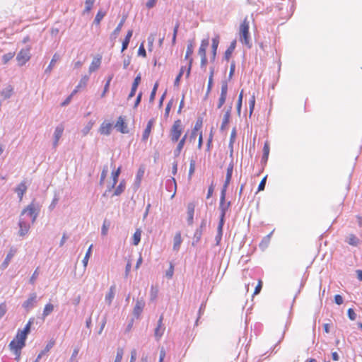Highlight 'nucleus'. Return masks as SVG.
<instances>
[{
	"label": "nucleus",
	"instance_id": "obj_14",
	"mask_svg": "<svg viewBox=\"0 0 362 362\" xmlns=\"http://www.w3.org/2000/svg\"><path fill=\"white\" fill-rule=\"evenodd\" d=\"M231 110L232 105H230L223 115L222 123L220 128L221 131H224L227 124L229 123Z\"/></svg>",
	"mask_w": 362,
	"mask_h": 362
},
{
	"label": "nucleus",
	"instance_id": "obj_6",
	"mask_svg": "<svg viewBox=\"0 0 362 362\" xmlns=\"http://www.w3.org/2000/svg\"><path fill=\"white\" fill-rule=\"evenodd\" d=\"M37 296L36 293H30L29 298L23 303V308H25L27 312L30 311L35 306L37 302Z\"/></svg>",
	"mask_w": 362,
	"mask_h": 362
},
{
	"label": "nucleus",
	"instance_id": "obj_4",
	"mask_svg": "<svg viewBox=\"0 0 362 362\" xmlns=\"http://www.w3.org/2000/svg\"><path fill=\"white\" fill-rule=\"evenodd\" d=\"M39 213L38 208L33 204L31 203L29 204L25 209H24L20 217L23 218V216L27 214L32 218V222L34 223Z\"/></svg>",
	"mask_w": 362,
	"mask_h": 362
},
{
	"label": "nucleus",
	"instance_id": "obj_34",
	"mask_svg": "<svg viewBox=\"0 0 362 362\" xmlns=\"http://www.w3.org/2000/svg\"><path fill=\"white\" fill-rule=\"evenodd\" d=\"M14 339H16L17 341H19L21 344L25 345L27 335L24 334L21 329H18Z\"/></svg>",
	"mask_w": 362,
	"mask_h": 362
},
{
	"label": "nucleus",
	"instance_id": "obj_59",
	"mask_svg": "<svg viewBox=\"0 0 362 362\" xmlns=\"http://www.w3.org/2000/svg\"><path fill=\"white\" fill-rule=\"evenodd\" d=\"M267 177V175L264 176L262 178V180H261V182L258 186V191H262L264 189L265 185H266Z\"/></svg>",
	"mask_w": 362,
	"mask_h": 362
},
{
	"label": "nucleus",
	"instance_id": "obj_50",
	"mask_svg": "<svg viewBox=\"0 0 362 362\" xmlns=\"http://www.w3.org/2000/svg\"><path fill=\"white\" fill-rule=\"evenodd\" d=\"M92 247H93V245H90V246L89 247L88 250H87L86 255L82 261L84 267H86L88 264V259L91 255Z\"/></svg>",
	"mask_w": 362,
	"mask_h": 362
},
{
	"label": "nucleus",
	"instance_id": "obj_9",
	"mask_svg": "<svg viewBox=\"0 0 362 362\" xmlns=\"http://www.w3.org/2000/svg\"><path fill=\"white\" fill-rule=\"evenodd\" d=\"M233 166H234L233 159H231V161L227 168L226 180H225L224 184L223 185L222 189L227 190V188L230 182V180H231L233 171Z\"/></svg>",
	"mask_w": 362,
	"mask_h": 362
},
{
	"label": "nucleus",
	"instance_id": "obj_21",
	"mask_svg": "<svg viewBox=\"0 0 362 362\" xmlns=\"http://www.w3.org/2000/svg\"><path fill=\"white\" fill-rule=\"evenodd\" d=\"M16 252V248H13V247H11L8 252V253L7 254L4 261L3 262L2 264H1V267L5 269L8 267L11 259L13 258V257L15 255Z\"/></svg>",
	"mask_w": 362,
	"mask_h": 362
},
{
	"label": "nucleus",
	"instance_id": "obj_42",
	"mask_svg": "<svg viewBox=\"0 0 362 362\" xmlns=\"http://www.w3.org/2000/svg\"><path fill=\"white\" fill-rule=\"evenodd\" d=\"M105 16V12H103L102 11H98V12L97 13V14L95 17L93 23L96 25H99L100 23V21H102V19L104 18Z\"/></svg>",
	"mask_w": 362,
	"mask_h": 362
},
{
	"label": "nucleus",
	"instance_id": "obj_35",
	"mask_svg": "<svg viewBox=\"0 0 362 362\" xmlns=\"http://www.w3.org/2000/svg\"><path fill=\"white\" fill-rule=\"evenodd\" d=\"M121 173V167H119L117 170L112 172V184L111 185V188H114L118 181V177Z\"/></svg>",
	"mask_w": 362,
	"mask_h": 362
},
{
	"label": "nucleus",
	"instance_id": "obj_47",
	"mask_svg": "<svg viewBox=\"0 0 362 362\" xmlns=\"http://www.w3.org/2000/svg\"><path fill=\"white\" fill-rule=\"evenodd\" d=\"M88 80H89V76H87V75L83 76L81 78L78 85L76 86V90H77L78 88H81V87H85L86 86Z\"/></svg>",
	"mask_w": 362,
	"mask_h": 362
},
{
	"label": "nucleus",
	"instance_id": "obj_31",
	"mask_svg": "<svg viewBox=\"0 0 362 362\" xmlns=\"http://www.w3.org/2000/svg\"><path fill=\"white\" fill-rule=\"evenodd\" d=\"M223 225H224V223H218V228H217V234H216V238H215L216 245H218L220 244L221 240L222 235H223Z\"/></svg>",
	"mask_w": 362,
	"mask_h": 362
},
{
	"label": "nucleus",
	"instance_id": "obj_45",
	"mask_svg": "<svg viewBox=\"0 0 362 362\" xmlns=\"http://www.w3.org/2000/svg\"><path fill=\"white\" fill-rule=\"evenodd\" d=\"M107 173H108V167H107V165H104L103 169L101 172V175H100V185L103 184L106 178Z\"/></svg>",
	"mask_w": 362,
	"mask_h": 362
},
{
	"label": "nucleus",
	"instance_id": "obj_24",
	"mask_svg": "<svg viewBox=\"0 0 362 362\" xmlns=\"http://www.w3.org/2000/svg\"><path fill=\"white\" fill-rule=\"evenodd\" d=\"M186 139H187V134H185L184 136L180 140L176 148L173 151V154H174L175 157H178L180 156V152L185 145Z\"/></svg>",
	"mask_w": 362,
	"mask_h": 362
},
{
	"label": "nucleus",
	"instance_id": "obj_62",
	"mask_svg": "<svg viewBox=\"0 0 362 362\" xmlns=\"http://www.w3.org/2000/svg\"><path fill=\"white\" fill-rule=\"evenodd\" d=\"M173 272H174V266L172 264H170V267L167 270L166 274H165L167 278L171 279L173 277Z\"/></svg>",
	"mask_w": 362,
	"mask_h": 362
},
{
	"label": "nucleus",
	"instance_id": "obj_11",
	"mask_svg": "<svg viewBox=\"0 0 362 362\" xmlns=\"http://www.w3.org/2000/svg\"><path fill=\"white\" fill-rule=\"evenodd\" d=\"M145 306V302L142 298L137 299L134 308L133 314L136 317H139Z\"/></svg>",
	"mask_w": 362,
	"mask_h": 362
},
{
	"label": "nucleus",
	"instance_id": "obj_60",
	"mask_svg": "<svg viewBox=\"0 0 362 362\" xmlns=\"http://www.w3.org/2000/svg\"><path fill=\"white\" fill-rule=\"evenodd\" d=\"M151 299L154 300L156 298L158 295V289L157 288L154 287L153 286L151 288Z\"/></svg>",
	"mask_w": 362,
	"mask_h": 362
},
{
	"label": "nucleus",
	"instance_id": "obj_26",
	"mask_svg": "<svg viewBox=\"0 0 362 362\" xmlns=\"http://www.w3.org/2000/svg\"><path fill=\"white\" fill-rule=\"evenodd\" d=\"M115 295V286H111L109 292L105 296V302L110 305Z\"/></svg>",
	"mask_w": 362,
	"mask_h": 362
},
{
	"label": "nucleus",
	"instance_id": "obj_3",
	"mask_svg": "<svg viewBox=\"0 0 362 362\" xmlns=\"http://www.w3.org/2000/svg\"><path fill=\"white\" fill-rule=\"evenodd\" d=\"M182 132V125L180 119L174 122L170 132V137L173 142H177Z\"/></svg>",
	"mask_w": 362,
	"mask_h": 362
},
{
	"label": "nucleus",
	"instance_id": "obj_30",
	"mask_svg": "<svg viewBox=\"0 0 362 362\" xmlns=\"http://www.w3.org/2000/svg\"><path fill=\"white\" fill-rule=\"evenodd\" d=\"M59 59V55L57 53H55L53 57H52V59H51V62L49 63V64L48 65V66L46 68V69L45 70V74H49L52 69V68L54 67L55 63Z\"/></svg>",
	"mask_w": 362,
	"mask_h": 362
},
{
	"label": "nucleus",
	"instance_id": "obj_49",
	"mask_svg": "<svg viewBox=\"0 0 362 362\" xmlns=\"http://www.w3.org/2000/svg\"><path fill=\"white\" fill-rule=\"evenodd\" d=\"M228 93V82L226 81H221V95L227 96Z\"/></svg>",
	"mask_w": 362,
	"mask_h": 362
},
{
	"label": "nucleus",
	"instance_id": "obj_1",
	"mask_svg": "<svg viewBox=\"0 0 362 362\" xmlns=\"http://www.w3.org/2000/svg\"><path fill=\"white\" fill-rule=\"evenodd\" d=\"M240 40L248 48L252 47V45L250 40L249 33V21H247V18L243 20L240 25Z\"/></svg>",
	"mask_w": 362,
	"mask_h": 362
},
{
	"label": "nucleus",
	"instance_id": "obj_37",
	"mask_svg": "<svg viewBox=\"0 0 362 362\" xmlns=\"http://www.w3.org/2000/svg\"><path fill=\"white\" fill-rule=\"evenodd\" d=\"M141 231L137 229L133 235V245H138L141 241Z\"/></svg>",
	"mask_w": 362,
	"mask_h": 362
},
{
	"label": "nucleus",
	"instance_id": "obj_8",
	"mask_svg": "<svg viewBox=\"0 0 362 362\" xmlns=\"http://www.w3.org/2000/svg\"><path fill=\"white\" fill-rule=\"evenodd\" d=\"M18 226L20 228L18 235L21 237L25 236L29 231L30 224L24 218L19 217Z\"/></svg>",
	"mask_w": 362,
	"mask_h": 362
},
{
	"label": "nucleus",
	"instance_id": "obj_12",
	"mask_svg": "<svg viewBox=\"0 0 362 362\" xmlns=\"http://www.w3.org/2000/svg\"><path fill=\"white\" fill-rule=\"evenodd\" d=\"M195 204L192 202L189 203L187 205V223L192 226L194 222V214Z\"/></svg>",
	"mask_w": 362,
	"mask_h": 362
},
{
	"label": "nucleus",
	"instance_id": "obj_43",
	"mask_svg": "<svg viewBox=\"0 0 362 362\" xmlns=\"http://www.w3.org/2000/svg\"><path fill=\"white\" fill-rule=\"evenodd\" d=\"M95 0H86L85 1V9L83 13H89L92 9V7L95 3Z\"/></svg>",
	"mask_w": 362,
	"mask_h": 362
},
{
	"label": "nucleus",
	"instance_id": "obj_32",
	"mask_svg": "<svg viewBox=\"0 0 362 362\" xmlns=\"http://www.w3.org/2000/svg\"><path fill=\"white\" fill-rule=\"evenodd\" d=\"M203 229H201L199 228H198L195 232H194V237H193V240H192V245L194 246L195 245H197L199 240H201V238H202V233H203Z\"/></svg>",
	"mask_w": 362,
	"mask_h": 362
},
{
	"label": "nucleus",
	"instance_id": "obj_22",
	"mask_svg": "<svg viewBox=\"0 0 362 362\" xmlns=\"http://www.w3.org/2000/svg\"><path fill=\"white\" fill-rule=\"evenodd\" d=\"M112 129V124L103 122L99 129V132L103 135H110Z\"/></svg>",
	"mask_w": 362,
	"mask_h": 362
},
{
	"label": "nucleus",
	"instance_id": "obj_58",
	"mask_svg": "<svg viewBox=\"0 0 362 362\" xmlns=\"http://www.w3.org/2000/svg\"><path fill=\"white\" fill-rule=\"evenodd\" d=\"M347 315H348L349 318L351 320H355L356 318V314L355 313L354 309H352V308L348 309Z\"/></svg>",
	"mask_w": 362,
	"mask_h": 362
},
{
	"label": "nucleus",
	"instance_id": "obj_44",
	"mask_svg": "<svg viewBox=\"0 0 362 362\" xmlns=\"http://www.w3.org/2000/svg\"><path fill=\"white\" fill-rule=\"evenodd\" d=\"M124 355V349L122 347H118L117 349V355L114 362H121L122 360V357Z\"/></svg>",
	"mask_w": 362,
	"mask_h": 362
},
{
	"label": "nucleus",
	"instance_id": "obj_39",
	"mask_svg": "<svg viewBox=\"0 0 362 362\" xmlns=\"http://www.w3.org/2000/svg\"><path fill=\"white\" fill-rule=\"evenodd\" d=\"M269 153V146L267 143H265L264 146L263 147V155L262 157V162L266 163L267 161Z\"/></svg>",
	"mask_w": 362,
	"mask_h": 362
},
{
	"label": "nucleus",
	"instance_id": "obj_55",
	"mask_svg": "<svg viewBox=\"0 0 362 362\" xmlns=\"http://www.w3.org/2000/svg\"><path fill=\"white\" fill-rule=\"evenodd\" d=\"M203 123V119L202 117H199L195 123L194 127V132H198L201 129L202 127Z\"/></svg>",
	"mask_w": 362,
	"mask_h": 362
},
{
	"label": "nucleus",
	"instance_id": "obj_63",
	"mask_svg": "<svg viewBox=\"0 0 362 362\" xmlns=\"http://www.w3.org/2000/svg\"><path fill=\"white\" fill-rule=\"evenodd\" d=\"M78 351H79V349L78 348H76V349H74L72 355H71V358L69 359L70 362H77L76 361V356H77V355L78 354Z\"/></svg>",
	"mask_w": 362,
	"mask_h": 362
},
{
	"label": "nucleus",
	"instance_id": "obj_48",
	"mask_svg": "<svg viewBox=\"0 0 362 362\" xmlns=\"http://www.w3.org/2000/svg\"><path fill=\"white\" fill-rule=\"evenodd\" d=\"M195 170V160L192 158L190 160L189 169V179L190 180Z\"/></svg>",
	"mask_w": 362,
	"mask_h": 362
},
{
	"label": "nucleus",
	"instance_id": "obj_64",
	"mask_svg": "<svg viewBox=\"0 0 362 362\" xmlns=\"http://www.w3.org/2000/svg\"><path fill=\"white\" fill-rule=\"evenodd\" d=\"M226 97L227 96H224V95H220V97H219V99H218V105H217V107L218 109L221 108L223 105V104L225 103L226 100Z\"/></svg>",
	"mask_w": 362,
	"mask_h": 362
},
{
	"label": "nucleus",
	"instance_id": "obj_16",
	"mask_svg": "<svg viewBox=\"0 0 362 362\" xmlns=\"http://www.w3.org/2000/svg\"><path fill=\"white\" fill-rule=\"evenodd\" d=\"M125 21H126V17L123 16V18H122V20L120 21V22L119 23V24L117 25L116 28L114 30V31L110 35V38L111 41L115 40V39L117 37Z\"/></svg>",
	"mask_w": 362,
	"mask_h": 362
},
{
	"label": "nucleus",
	"instance_id": "obj_38",
	"mask_svg": "<svg viewBox=\"0 0 362 362\" xmlns=\"http://www.w3.org/2000/svg\"><path fill=\"white\" fill-rule=\"evenodd\" d=\"M34 321H35V318L34 317L30 318V320H28V323L25 325L24 329L23 330H21V332L24 334L28 336V334L30 332V328H31V326L33 324Z\"/></svg>",
	"mask_w": 362,
	"mask_h": 362
},
{
	"label": "nucleus",
	"instance_id": "obj_19",
	"mask_svg": "<svg viewBox=\"0 0 362 362\" xmlns=\"http://www.w3.org/2000/svg\"><path fill=\"white\" fill-rule=\"evenodd\" d=\"M27 186L25 182H21L15 189V192L17 193L20 201L22 200L24 193L27 190Z\"/></svg>",
	"mask_w": 362,
	"mask_h": 362
},
{
	"label": "nucleus",
	"instance_id": "obj_18",
	"mask_svg": "<svg viewBox=\"0 0 362 362\" xmlns=\"http://www.w3.org/2000/svg\"><path fill=\"white\" fill-rule=\"evenodd\" d=\"M209 38L204 39L202 40L200 47L198 51V54L201 57V58L206 57V49L209 46Z\"/></svg>",
	"mask_w": 362,
	"mask_h": 362
},
{
	"label": "nucleus",
	"instance_id": "obj_27",
	"mask_svg": "<svg viewBox=\"0 0 362 362\" xmlns=\"http://www.w3.org/2000/svg\"><path fill=\"white\" fill-rule=\"evenodd\" d=\"M182 242V240L181 238V233L178 232L175 234L173 238V250L175 251H178Z\"/></svg>",
	"mask_w": 362,
	"mask_h": 362
},
{
	"label": "nucleus",
	"instance_id": "obj_57",
	"mask_svg": "<svg viewBox=\"0 0 362 362\" xmlns=\"http://www.w3.org/2000/svg\"><path fill=\"white\" fill-rule=\"evenodd\" d=\"M255 97L254 95H252L250 101H249V106H250V115H251L254 107H255Z\"/></svg>",
	"mask_w": 362,
	"mask_h": 362
},
{
	"label": "nucleus",
	"instance_id": "obj_41",
	"mask_svg": "<svg viewBox=\"0 0 362 362\" xmlns=\"http://www.w3.org/2000/svg\"><path fill=\"white\" fill-rule=\"evenodd\" d=\"M144 175V169L142 168H140L138 170V172L136 173L135 185H136L137 186H139L141 178L143 177Z\"/></svg>",
	"mask_w": 362,
	"mask_h": 362
},
{
	"label": "nucleus",
	"instance_id": "obj_46",
	"mask_svg": "<svg viewBox=\"0 0 362 362\" xmlns=\"http://www.w3.org/2000/svg\"><path fill=\"white\" fill-rule=\"evenodd\" d=\"M14 57L13 52H8L5 54L2 57V62L4 64H7Z\"/></svg>",
	"mask_w": 362,
	"mask_h": 362
},
{
	"label": "nucleus",
	"instance_id": "obj_5",
	"mask_svg": "<svg viewBox=\"0 0 362 362\" xmlns=\"http://www.w3.org/2000/svg\"><path fill=\"white\" fill-rule=\"evenodd\" d=\"M30 59V48L22 49L17 54L16 59L21 66L24 65Z\"/></svg>",
	"mask_w": 362,
	"mask_h": 362
},
{
	"label": "nucleus",
	"instance_id": "obj_56",
	"mask_svg": "<svg viewBox=\"0 0 362 362\" xmlns=\"http://www.w3.org/2000/svg\"><path fill=\"white\" fill-rule=\"evenodd\" d=\"M7 312V306L6 303H2L0 304V320L3 317V316Z\"/></svg>",
	"mask_w": 362,
	"mask_h": 362
},
{
	"label": "nucleus",
	"instance_id": "obj_53",
	"mask_svg": "<svg viewBox=\"0 0 362 362\" xmlns=\"http://www.w3.org/2000/svg\"><path fill=\"white\" fill-rule=\"evenodd\" d=\"M184 69L185 67L184 66H182L181 67V69H180V73L178 74V75L176 76L175 79V81H174V86H179L180 85V78L184 73Z\"/></svg>",
	"mask_w": 362,
	"mask_h": 362
},
{
	"label": "nucleus",
	"instance_id": "obj_20",
	"mask_svg": "<svg viewBox=\"0 0 362 362\" xmlns=\"http://www.w3.org/2000/svg\"><path fill=\"white\" fill-rule=\"evenodd\" d=\"M101 56H98L93 59L90 66H89V73H92L99 69L101 64Z\"/></svg>",
	"mask_w": 362,
	"mask_h": 362
},
{
	"label": "nucleus",
	"instance_id": "obj_61",
	"mask_svg": "<svg viewBox=\"0 0 362 362\" xmlns=\"http://www.w3.org/2000/svg\"><path fill=\"white\" fill-rule=\"evenodd\" d=\"M156 36V33H151L150 35L148 37V43L149 47H151L153 46Z\"/></svg>",
	"mask_w": 362,
	"mask_h": 362
},
{
	"label": "nucleus",
	"instance_id": "obj_13",
	"mask_svg": "<svg viewBox=\"0 0 362 362\" xmlns=\"http://www.w3.org/2000/svg\"><path fill=\"white\" fill-rule=\"evenodd\" d=\"M219 44V36L216 35L215 37L212 39V45H211V62H214L217 49Z\"/></svg>",
	"mask_w": 362,
	"mask_h": 362
},
{
	"label": "nucleus",
	"instance_id": "obj_29",
	"mask_svg": "<svg viewBox=\"0 0 362 362\" xmlns=\"http://www.w3.org/2000/svg\"><path fill=\"white\" fill-rule=\"evenodd\" d=\"M235 45H236L235 40L233 41L230 43V46L226 50L223 59H226V61H228L230 57H231V54L235 48Z\"/></svg>",
	"mask_w": 362,
	"mask_h": 362
},
{
	"label": "nucleus",
	"instance_id": "obj_23",
	"mask_svg": "<svg viewBox=\"0 0 362 362\" xmlns=\"http://www.w3.org/2000/svg\"><path fill=\"white\" fill-rule=\"evenodd\" d=\"M25 345H22L20 344L19 341H17L16 339H13L10 344H8V347L10 350L13 351H21V349L25 346Z\"/></svg>",
	"mask_w": 362,
	"mask_h": 362
},
{
	"label": "nucleus",
	"instance_id": "obj_33",
	"mask_svg": "<svg viewBox=\"0 0 362 362\" xmlns=\"http://www.w3.org/2000/svg\"><path fill=\"white\" fill-rule=\"evenodd\" d=\"M64 126L62 124H59L54 130V139L55 140H59L62 137L63 132H64Z\"/></svg>",
	"mask_w": 362,
	"mask_h": 362
},
{
	"label": "nucleus",
	"instance_id": "obj_52",
	"mask_svg": "<svg viewBox=\"0 0 362 362\" xmlns=\"http://www.w3.org/2000/svg\"><path fill=\"white\" fill-rule=\"evenodd\" d=\"M158 87V83L156 82L154 84L153 88L152 91H151V95H150L149 101L151 103L153 102L154 100V99H155Z\"/></svg>",
	"mask_w": 362,
	"mask_h": 362
},
{
	"label": "nucleus",
	"instance_id": "obj_28",
	"mask_svg": "<svg viewBox=\"0 0 362 362\" xmlns=\"http://www.w3.org/2000/svg\"><path fill=\"white\" fill-rule=\"evenodd\" d=\"M132 34H133V30H129L126 36H125V38L124 39L123 42H122V52H123L125 49H127L128 47V45L129 44V41H130V39L132 36Z\"/></svg>",
	"mask_w": 362,
	"mask_h": 362
},
{
	"label": "nucleus",
	"instance_id": "obj_7",
	"mask_svg": "<svg viewBox=\"0 0 362 362\" xmlns=\"http://www.w3.org/2000/svg\"><path fill=\"white\" fill-rule=\"evenodd\" d=\"M163 321V315H161L158 320L157 326L154 330V336L157 341L160 340L165 329V327L164 326Z\"/></svg>",
	"mask_w": 362,
	"mask_h": 362
},
{
	"label": "nucleus",
	"instance_id": "obj_10",
	"mask_svg": "<svg viewBox=\"0 0 362 362\" xmlns=\"http://www.w3.org/2000/svg\"><path fill=\"white\" fill-rule=\"evenodd\" d=\"M115 127L117 129V131L122 134L129 133L127 125L125 123V118L122 116H119L118 117V119L115 125Z\"/></svg>",
	"mask_w": 362,
	"mask_h": 362
},
{
	"label": "nucleus",
	"instance_id": "obj_54",
	"mask_svg": "<svg viewBox=\"0 0 362 362\" xmlns=\"http://www.w3.org/2000/svg\"><path fill=\"white\" fill-rule=\"evenodd\" d=\"M192 53H193V45L192 42H189L187 47V51H186V54H185V59H188L189 56L191 54H192Z\"/></svg>",
	"mask_w": 362,
	"mask_h": 362
},
{
	"label": "nucleus",
	"instance_id": "obj_15",
	"mask_svg": "<svg viewBox=\"0 0 362 362\" xmlns=\"http://www.w3.org/2000/svg\"><path fill=\"white\" fill-rule=\"evenodd\" d=\"M141 75L139 74L137 75L134 80V82L132 83V88H131V91L128 95V98L127 99L129 100L130 98H132V97H134L135 95V93H136V91L137 90V88L141 82Z\"/></svg>",
	"mask_w": 362,
	"mask_h": 362
},
{
	"label": "nucleus",
	"instance_id": "obj_25",
	"mask_svg": "<svg viewBox=\"0 0 362 362\" xmlns=\"http://www.w3.org/2000/svg\"><path fill=\"white\" fill-rule=\"evenodd\" d=\"M13 88L11 86H7L5 88H4L1 92V96L4 100L8 99L11 97L13 94Z\"/></svg>",
	"mask_w": 362,
	"mask_h": 362
},
{
	"label": "nucleus",
	"instance_id": "obj_40",
	"mask_svg": "<svg viewBox=\"0 0 362 362\" xmlns=\"http://www.w3.org/2000/svg\"><path fill=\"white\" fill-rule=\"evenodd\" d=\"M54 310V305L51 303H47L45 305L42 315L44 317L48 316L52 311Z\"/></svg>",
	"mask_w": 362,
	"mask_h": 362
},
{
	"label": "nucleus",
	"instance_id": "obj_36",
	"mask_svg": "<svg viewBox=\"0 0 362 362\" xmlns=\"http://www.w3.org/2000/svg\"><path fill=\"white\" fill-rule=\"evenodd\" d=\"M125 189V182L122 180L120 182L119 185L115 189L113 195L119 196L120 195Z\"/></svg>",
	"mask_w": 362,
	"mask_h": 362
},
{
	"label": "nucleus",
	"instance_id": "obj_2",
	"mask_svg": "<svg viewBox=\"0 0 362 362\" xmlns=\"http://www.w3.org/2000/svg\"><path fill=\"white\" fill-rule=\"evenodd\" d=\"M226 190L221 189V197H220V205H219V209L221 210V215H220V220L219 223H225V216L227 210L230 206V202H228V203H226Z\"/></svg>",
	"mask_w": 362,
	"mask_h": 362
},
{
	"label": "nucleus",
	"instance_id": "obj_51",
	"mask_svg": "<svg viewBox=\"0 0 362 362\" xmlns=\"http://www.w3.org/2000/svg\"><path fill=\"white\" fill-rule=\"evenodd\" d=\"M359 242V240L354 235H351L349 237L348 243L353 246H356Z\"/></svg>",
	"mask_w": 362,
	"mask_h": 362
},
{
	"label": "nucleus",
	"instance_id": "obj_17",
	"mask_svg": "<svg viewBox=\"0 0 362 362\" xmlns=\"http://www.w3.org/2000/svg\"><path fill=\"white\" fill-rule=\"evenodd\" d=\"M153 123H154V119H151L148 123H147V125L143 132V134H142V138H141V140L143 141H146L148 139V136L151 134V129H152V127L153 125Z\"/></svg>",
	"mask_w": 362,
	"mask_h": 362
}]
</instances>
